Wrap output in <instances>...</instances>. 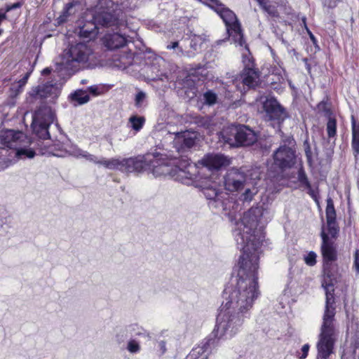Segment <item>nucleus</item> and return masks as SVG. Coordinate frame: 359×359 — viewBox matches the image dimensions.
I'll return each mask as SVG.
<instances>
[{
  "mask_svg": "<svg viewBox=\"0 0 359 359\" xmlns=\"http://www.w3.org/2000/svg\"><path fill=\"white\" fill-rule=\"evenodd\" d=\"M271 217L269 204L263 203L244 212L235 224L233 234L242 254L224 290V300L214 330L219 339H230L241 330L245 314L260 294L258 285L260 248L264 238V224Z\"/></svg>",
  "mask_w": 359,
  "mask_h": 359,
  "instance_id": "1",
  "label": "nucleus"
},
{
  "mask_svg": "<svg viewBox=\"0 0 359 359\" xmlns=\"http://www.w3.org/2000/svg\"><path fill=\"white\" fill-rule=\"evenodd\" d=\"M323 286L326 290V304L323 317V323L316 343V359H331L334 353V345L338 338V330L334 323L335 308L332 294L329 293L333 290L332 285L325 284Z\"/></svg>",
  "mask_w": 359,
  "mask_h": 359,
  "instance_id": "2",
  "label": "nucleus"
},
{
  "mask_svg": "<svg viewBox=\"0 0 359 359\" xmlns=\"http://www.w3.org/2000/svg\"><path fill=\"white\" fill-rule=\"evenodd\" d=\"M29 139L25 133L20 131L7 130L0 133V164L3 163L4 168L9 166L13 160L10 158H4L7 156L8 150L6 148L13 149L8 154H13L17 159L32 158L35 151L29 147Z\"/></svg>",
  "mask_w": 359,
  "mask_h": 359,
  "instance_id": "3",
  "label": "nucleus"
},
{
  "mask_svg": "<svg viewBox=\"0 0 359 359\" xmlns=\"http://www.w3.org/2000/svg\"><path fill=\"white\" fill-rule=\"evenodd\" d=\"M95 14L92 10H88L85 13L86 23L80 27L79 34L84 38H93L97 34L96 29L98 25L102 26H111L116 24L118 20V14L112 13L111 11L107 8L101 11V8H96ZM115 13L114 10H112Z\"/></svg>",
  "mask_w": 359,
  "mask_h": 359,
  "instance_id": "4",
  "label": "nucleus"
},
{
  "mask_svg": "<svg viewBox=\"0 0 359 359\" xmlns=\"http://www.w3.org/2000/svg\"><path fill=\"white\" fill-rule=\"evenodd\" d=\"M200 1L205 4H207L211 8L214 9L223 20L226 25L227 32L229 35V37L231 39L232 42L236 45L240 46L241 47L244 46L245 50L248 51V49L243 39L241 25L237 20L236 15L229 8H226L222 4L219 3L218 0Z\"/></svg>",
  "mask_w": 359,
  "mask_h": 359,
  "instance_id": "5",
  "label": "nucleus"
},
{
  "mask_svg": "<svg viewBox=\"0 0 359 359\" xmlns=\"http://www.w3.org/2000/svg\"><path fill=\"white\" fill-rule=\"evenodd\" d=\"M67 154L72 155L78 158H85L86 161L93 162L97 165L103 166L104 168L109 170H118L124 172L125 170V158H106L104 157L98 158L86 151H84L77 147H72L71 150L67 151L66 150H58L53 153V156L57 157H65Z\"/></svg>",
  "mask_w": 359,
  "mask_h": 359,
  "instance_id": "6",
  "label": "nucleus"
},
{
  "mask_svg": "<svg viewBox=\"0 0 359 359\" xmlns=\"http://www.w3.org/2000/svg\"><path fill=\"white\" fill-rule=\"evenodd\" d=\"M93 54L91 48L85 43L71 45L65 53L62 62L57 64V70L74 72L76 64H84L88 61Z\"/></svg>",
  "mask_w": 359,
  "mask_h": 359,
  "instance_id": "7",
  "label": "nucleus"
},
{
  "mask_svg": "<svg viewBox=\"0 0 359 359\" xmlns=\"http://www.w3.org/2000/svg\"><path fill=\"white\" fill-rule=\"evenodd\" d=\"M199 168L198 163L193 164L187 159L180 161L177 165L172 167L170 165L163 166L162 172L155 170L156 175L170 174L175 180L185 184H192L194 180L197 179Z\"/></svg>",
  "mask_w": 359,
  "mask_h": 359,
  "instance_id": "8",
  "label": "nucleus"
},
{
  "mask_svg": "<svg viewBox=\"0 0 359 359\" xmlns=\"http://www.w3.org/2000/svg\"><path fill=\"white\" fill-rule=\"evenodd\" d=\"M223 140L233 145L232 136L234 137L236 145L248 146L257 141L256 133L246 126H231L221 132Z\"/></svg>",
  "mask_w": 359,
  "mask_h": 359,
  "instance_id": "9",
  "label": "nucleus"
},
{
  "mask_svg": "<svg viewBox=\"0 0 359 359\" xmlns=\"http://www.w3.org/2000/svg\"><path fill=\"white\" fill-rule=\"evenodd\" d=\"M243 62L245 68L235 80L236 86L241 93L256 87L259 83V74L254 69V62L251 57L243 54Z\"/></svg>",
  "mask_w": 359,
  "mask_h": 359,
  "instance_id": "10",
  "label": "nucleus"
},
{
  "mask_svg": "<svg viewBox=\"0 0 359 359\" xmlns=\"http://www.w3.org/2000/svg\"><path fill=\"white\" fill-rule=\"evenodd\" d=\"M55 114L51 108L43 107L35 111L33 116L32 127L33 131L42 139H48L49 126L54 122Z\"/></svg>",
  "mask_w": 359,
  "mask_h": 359,
  "instance_id": "11",
  "label": "nucleus"
},
{
  "mask_svg": "<svg viewBox=\"0 0 359 359\" xmlns=\"http://www.w3.org/2000/svg\"><path fill=\"white\" fill-rule=\"evenodd\" d=\"M249 178L250 176L240 170L232 168L227 171L224 177V188L229 192L238 191L244 187Z\"/></svg>",
  "mask_w": 359,
  "mask_h": 359,
  "instance_id": "12",
  "label": "nucleus"
},
{
  "mask_svg": "<svg viewBox=\"0 0 359 359\" xmlns=\"http://www.w3.org/2000/svg\"><path fill=\"white\" fill-rule=\"evenodd\" d=\"M231 163V158L222 154H208L198 162V166L209 170H219L225 168Z\"/></svg>",
  "mask_w": 359,
  "mask_h": 359,
  "instance_id": "13",
  "label": "nucleus"
},
{
  "mask_svg": "<svg viewBox=\"0 0 359 359\" xmlns=\"http://www.w3.org/2000/svg\"><path fill=\"white\" fill-rule=\"evenodd\" d=\"M291 146H281L273 154L274 163L280 168H291L295 163V151L292 148L293 141L289 142Z\"/></svg>",
  "mask_w": 359,
  "mask_h": 359,
  "instance_id": "14",
  "label": "nucleus"
},
{
  "mask_svg": "<svg viewBox=\"0 0 359 359\" xmlns=\"http://www.w3.org/2000/svg\"><path fill=\"white\" fill-rule=\"evenodd\" d=\"M260 102L269 120H277L278 123L284 120L285 111L274 97H262Z\"/></svg>",
  "mask_w": 359,
  "mask_h": 359,
  "instance_id": "15",
  "label": "nucleus"
},
{
  "mask_svg": "<svg viewBox=\"0 0 359 359\" xmlns=\"http://www.w3.org/2000/svg\"><path fill=\"white\" fill-rule=\"evenodd\" d=\"M151 154H147L144 156L125 158L126 172H142L149 170V163L152 161Z\"/></svg>",
  "mask_w": 359,
  "mask_h": 359,
  "instance_id": "16",
  "label": "nucleus"
},
{
  "mask_svg": "<svg viewBox=\"0 0 359 359\" xmlns=\"http://www.w3.org/2000/svg\"><path fill=\"white\" fill-rule=\"evenodd\" d=\"M61 83H46L33 88L29 92V95L32 97H39L43 98L56 99L60 94Z\"/></svg>",
  "mask_w": 359,
  "mask_h": 359,
  "instance_id": "17",
  "label": "nucleus"
},
{
  "mask_svg": "<svg viewBox=\"0 0 359 359\" xmlns=\"http://www.w3.org/2000/svg\"><path fill=\"white\" fill-rule=\"evenodd\" d=\"M197 134L195 132L184 131L175 134L173 143L178 152L184 149L191 148L196 144Z\"/></svg>",
  "mask_w": 359,
  "mask_h": 359,
  "instance_id": "18",
  "label": "nucleus"
},
{
  "mask_svg": "<svg viewBox=\"0 0 359 359\" xmlns=\"http://www.w3.org/2000/svg\"><path fill=\"white\" fill-rule=\"evenodd\" d=\"M260 177L257 172L250 174V178L244 185V191L241 195L243 201L250 202L259 192Z\"/></svg>",
  "mask_w": 359,
  "mask_h": 359,
  "instance_id": "19",
  "label": "nucleus"
},
{
  "mask_svg": "<svg viewBox=\"0 0 359 359\" xmlns=\"http://www.w3.org/2000/svg\"><path fill=\"white\" fill-rule=\"evenodd\" d=\"M326 219H327V226L325 229V231H328V233L330 234L332 238H336L338 232L339 227L336 223V212L334 206L333 201L331 198H328L327 199V207H326Z\"/></svg>",
  "mask_w": 359,
  "mask_h": 359,
  "instance_id": "20",
  "label": "nucleus"
},
{
  "mask_svg": "<svg viewBox=\"0 0 359 359\" xmlns=\"http://www.w3.org/2000/svg\"><path fill=\"white\" fill-rule=\"evenodd\" d=\"M323 243L321 245V252L325 263L332 262L337 258V252L333 245V243L330 241L328 231H325L324 227L322 228L320 233Z\"/></svg>",
  "mask_w": 359,
  "mask_h": 359,
  "instance_id": "21",
  "label": "nucleus"
},
{
  "mask_svg": "<svg viewBox=\"0 0 359 359\" xmlns=\"http://www.w3.org/2000/svg\"><path fill=\"white\" fill-rule=\"evenodd\" d=\"M152 155V161L151 163H149V170L151 172V173L155 177H161V176H165V175H170V174H162V175H156L155 170H158V172H162L163 170V166L165 165H170L172 167H174L172 163L170 162L165 161V158L164 157L165 155L163 154H159L158 153H154L151 154Z\"/></svg>",
  "mask_w": 359,
  "mask_h": 359,
  "instance_id": "22",
  "label": "nucleus"
},
{
  "mask_svg": "<svg viewBox=\"0 0 359 359\" xmlns=\"http://www.w3.org/2000/svg\"><path fill=\"white\" fill-rule=\"evenodd\" d=\"M103 43L109 49H116L123 47L126 43V39L118 33L107 34L103 39Z\"/></svg>",
  "mask_w": 359,
  "mask_h": 359,
  "instance_id": "23",
  "label": "nucleus"
},
{
  "mask_svg": "<svg viewBox=\"0 0 359 359\" xmlns=\"http://www.w3.org/2000/svg\"><path fill=\"white\" fill-rule=\"evenodd\" d=\"M352 126V143L351 146L355 155L359 154V123H358L353 116H351Z\"/></svg>",
  "mask_w": 359,
  "mask_h": 359,
  "instance_id": "24",
  "label": "nucleus"
},
{
  "mask_svg": "<svg viewBox=\"0 0 359 359\" xmlns=\"http://www.w3.org/2000/svg\"><path fill=\"white\" fill-rule=\"evenodd\" d=\"M144 123V117L138 115H133L129 118L127 126L137 133L143 128Z\"/></svg>",
  "mask_w": 359,
  "mask_h": 359,
  "instance_id": "25",
  "label": "nucleus"
},
{
  "mask_svg": "<svg viewBox=\"0 0 359 359\" xmlns=\"http://www.w3.org/2000/svg\"><path fill=\"white\" fill-rule=\"evenodd\" d=\"M80 7L81 5L76 3H71L67 5L62 14L57 18V23L61 24L65 22L67 17L74 13Z\"/></svg>",
  "mask_w": 359,
  "mask_h": 359,
  "instance_id": "26",
  "label": "nucleus"
},
{
  "mask_svg": "<svg viewBox=\"0 0 359 359\" xmlns=\"http://www.w3.org/2000/svg\"><path fill=\"white\" fill-rule=\"evenodd\" d=\"M70 97L74 105L83 104L90 100L88 93L81 90L75 91L70 95Z\"/></svg>",
  "mask_w": 359,
  "mask_h": 359,
  "instance_id": "27",
  "label": "nucleus"
},
{
  "mask_svg": "<svg viewBox=\"0 0 359 359\" xmlns=\"http://www.w3.org/2000/svg\"><path fill=\"white\" fill-rule=\"evenodd\" d=\"M31 72H27L22 79L12 85L11 88V96L15 97L22 92L23 87L27 82Z\"/></svg>",
  "mask_w": 359,
  "mask_h": 359,
  "instance_id": "28",
  "label": "nucleus"
},
{
  "mask_svg": "<svg viewBox=\"0 0 359 359\" xmlns=\"http://www.w3.org/2000/svg\"><path fill=\"white\" fill-rule=\"evenodd\" d=\"M203 194L207 199L213 200L215 202L219 201V195L216 185H211L210 187H206L203 189Z\"/></svg>",
  "mask_w": 359,
  "mask_h": 359,
  "instance_id": "29",
  "label": "nucleus"
},
{
  "mask_svg": "<svg viewBox=\"0 0 359 359\" xmlns=\"http://www.w3.org/2000/svg\"><path fill=\"white\" fill-rule=\"evenodd\" d=\"M203 100L205 104L209 106L215 104L217 101V95L212 90H208L203 95Z\"/></svg>",
  "mask_w": 359,
  "mask_h": 359,
  "instance_id": "30",
  "label": "nucleus"
},
{
  "mask_svg": "<svg viewBox=\"0 0 359 359\" xmlns=\"http://www.w3.org/2000/svg\"><path fill=\"white\" fill-rule=\"evenodd\" d=\"M337 123L336 120L330 118L327 123V132L329 137H334L336 135Z\"/></svg>",
  "mask_w": 359,
  "mask_h": 359,
  "instance_id": "31",
  "label": "nucleus"
},
{
  "mask_svg": "<svg viewBox=\"0 0 359 359\" xmlns=\"http://www.w3.org/2000/svg\"><path fill=\"white\" fill-rule=\"evenodd\" d=\"M310 349V345L305 344L302 346L300 350L296 351V357L299 359H305L308 356Z\"/></svg>",
  "mask_w": 359,
  "mask_h": 359,
  "instance_id": "32",
  "label": "nucleus"
},
{
  "mask_svg": "<svg viewBox=\"0 0 359 359\" xmlns=\"http://www.w3.org/2000/svg\"><path fill=\"white\" fill-rule=\"evenodd\" d=\"M316 253L311 251L304 255V260L307 265L312 266L316 263Z\"/></svg>",
  "mask_w": 359,
  "mask_h": 359,
  "instance_id": "33",
  "label": "nucleus"
},
{
  "mask_svg": "<svg viewBox=\"0 0 359 359\" xmlns=\"http://www.w3.org/2000/svg\"><path fill=\"white\" fill-rule=\"evenodd\" d=\"M266 13L270 15L272 17H277L278 15V13L275 8V6L271 5H268V3L264 4L261 7Z\"/></svg>",
  "mask_w": 359,
  "mask_h": 359,
  "instance_id": "34",
  "label": "nucleus"
},
{
  "mask_svg": "<svg viewBox=\"0 0 359 359\" xmlns=\"http://www.w3.org/2000/svg\"><path fill=\"white\" fill-rule=\"evenodd\" d=\"M127 349L132 353H137L140 349V344L135 340H130L128 343Z\"/></svg>",
  "mask_w": 359,
  "mask_h": 359,
  "instance_id": "35",
  "label": "nucleus"
},
{
  "mask_svg": "<svg viewBox=\"0 0 359 359\" xmlns=\"http://www.w3.org/2000/svg\"><path fill=\"white\" fill-rule=\"evenodd\" d=\"M145 99H146V94L142 91L138 92L135 96V105L137 107H142Z\"/></svg>",
  "mask_w": 359,
  "mask_h": 359,
  "instance_id": "36",
  "label": "nucleus"
},
{
  "mask_svg": "<svg viewBox=\"0 0 359 359\" xmlns=\"http://www.w3.org/2000/svg\"><path fill=\"white\" fill-rule=\"evenodd\" d=\"M127 57H121L118 60H114V63L112 65L117 68H125L127 65L130 62L126 61Z\"/></svg>",
  "mask_w": 359,
  "mask_h": 359,
  "instance_id": "37",
  "label": "nucleus"
},
{
  "mask_svg": "<svg viewBox=\"0 0 359 359\" xmlns=\"http://www.w3.org/2000/svg\"><path fill=\"white\" fill-rule=\"evenodd\" d=\"M206 350V344L203 345L202 346H198L192 350L191 353V356L196 355L197 354L203 353Z\"/></svg>",
  "mask_w": 359,
  "mask_h": 359,
  "instance_id": "38",
  "label": "nucleus"
},
{
  "mask_svg": "<svg viewBox=\"0 0 359 359\" xmlns=\"http://www.w3.org/2000/svg\"><path fill=\"white\" fill-rule=\"evenodd\" d=\"M354 269L359 273V250H357L354 255Z\"/></svg>",
  "mask_w": 359,
  "mask_h": 359,
  "instance_id": "39",
  "label": "nucleus"
},
{
  "mask_svg": "<svg viewBox=\"0 0 359 359\" xmlns=\"http://www.w3.org/2000/svg\"><path fill=\"white\" fill-rule=\"evenodd\" d=\"M21 6V4L20 2L15 3L13 4L9 5L6 6V12H8L13 9H15L20 8Z\"/></svg>",
  "mask_w": 359,
  "mask_h": 359,
  "instance_id": "40",
  "label": "nucleus"
},
{
  "mask_svg": "<svg viewBox=\"0 0 359 359\" xmlns=\"http://www.w3.org/2000/svg\"><path fill=\"white\" fill-rule=\"evenodd\" d=\"M97 90L98 88L95 86H92L88 88V90L95 95H97L99 94Z\"/></svg>",
  "mask_w": 359,
  "mask_h": 359,
  "instance_id": "41",
  "label": "nucleus"
},
{
  "mask_svg": "<svg viewBox=\"0 0 359 359\" xmlns=\"http://www.w3.org/2000/svg\"><path fill=\"white\" fill-rule=\"evenodd\" d=\"M194 41H201V38L200 36H194V38L191 39V46L192 48H194V49H196V43H193Z\"/></svg>",
  "mask_w": 359,
  "mask_h": 359,
  "instance_id": "42",
  "label": "nucleus"
},
{
  "mask_svg": "<svg viewBox=\"0 0 359 359\" xmlns=\"http://www.w3.org/2000/svg\"><path fill=\"white\" fill-rule=\"evenodd\" d=\"M176 48H178V42L177 41L172 42L170 44L167 46L168 49H175Z\"/></svg>",
  "mask_w": 359,
  "mask_h": 359,
  "instance_id": "43",
  "label": "nucleus"
},
{
  "mask_svg": "<svg viewBox=\"0 0 359 359\" xmlns=\"http://www.w3.org/2000/svg\"><path fill=\"white\" fill-rule=\"evenodd\" d=\"M158 346L162 351V353L165 351V343L163 341H161L158 342Z\"/></svg>",
  "mask_w": 359,
  "mask_h": 359,
  "instance_id": "44",
  "label": "nucleus"
},
{
  "mask_svg": "<svg viewBox=\"0 0 359 359\" xmlns=\"http://www.w3.org/2000/svg\"><path fill=\"white\" fill-rule=\"evenodd\" d=\"M259 5L262 7L266 3H268V0H256Z\"/></svg>",
  "mask_w": 359,
  "mask_h": 359,
  "instance_id": "45",
  "label": "nucleus"
},
{
  "mask_svg": "<svg viewBox=\"0 0 359 359\" xmlns=\"http://www.w3.org/2000/svg\"><path fill=\"white\" fill-rule=\"evenodd\" d=\"M177 53H178V54H180V55H187V56H190V55L185 53L183 51V50H182V48L181 47H180V48H178V52H177Z\"/></svg>",
  "mask_w": 359,
  "mask_h": 359,
  "instance_id": "46",
  "label": "nucleus"
},
{
  "mask_svg": "<svg viewBox=\"0 0 359 359\" xmlns=\"http://www.w3.org/2000/svg\"><path fill=\"white\" fill-rule=\"evenodd\" d=\"M277 1V3L282 5V6H285L287 3V1L286 0H276Z\"/></svg>",
  "mask_w": 359,
  "mask_h": 359,
  "instance_id": "47",
  "label": "nucleus"
},
{
  "mask_svg": "<svg viewBox=\"0 0 359 359\" xmlns=\"http://www.w3.org/2000/svg\"><path fill=\"white\" fill-rule=\"evenodd\" d=\"M50 72V69L49 68H46L42 71V74H48Z\"/></svg>",
  "mask_w": 359,
  "mask_h": 359,
  "instance_id": "48",
  "label": "nucleus"
},
{
  "mask_svg": "<svg viewBox=\"0 0 359 359\" xmlns=\"http://www.w3.org/2000/svg\"><path fill=\"white\" fill-rule=\"evenodd\" d=\"M6 18L4 13H0V22Z\"/></svg>",
  "mask_w": 359,
  "mask_h": 359,
  "instance_id": "49",
  "label": "nucleus"
},
{
  "mask_svg": "<svg viewBox=\"0 0 359 359\" xmlns=\"http://www.w3.org/2000/svg\"><path fill=\"white\" fill-rule=\"evenodd\" d=\"M309 35H310L311 39L312 40H314V36H313V35L310 32H309Z\"/></svg>",
  "mask_w": 359,
  "mask_h": 359,
  "instance_id": "50",
  "label": "nucleus"
},
{
  "mask_svg": "<svg viewBox=\"0 0 359 359\" xmlns=\"http://www.w3.org/2000/svg\"><path fill=\"white\" fill-rule=\"evenodd\" d=\"M306 184L307 187L310 188V184L307 180H306Z\"/></svg>",
  "mask_w": 359,
  "mask_h": 359,
  "instance_id": "51",
  "label": "nucleus"
},
{
  "mask_svg": "<svg viewBox=\"0 0 359 359\" xmlns=\"http://www.w3.org/2000/svg\"><path fill=\"white\" fill-rule=\"evenodd\" d=\"M303 22L304 23V25H306V18H303ZM305 27H306V25H305ZM307 29V27H306Z\"/></svg>",
  "mask_w": 359,
  "mask_h": 359,
  "instance_id": "52",
  "label": "nucleus"
},
{
  "mask_svg": "<svg viewBox=\"0 0 359 359\" xmlns=\"http://www.w3.org/2000/svg\"><path fill=\"white\" fill-rule=\"evenodd\" d=\"M310 192H311V195L312 196V197H313L314 196L313 193L311 191Z\"/></svg>",
  "mask_w": 359,
  "mask_h": 359,
  "instance_id": "53",
  "label": "nucleus"
},
{
  "mask_svg": "<svg viewBox=\"0 0 359 359\" xmlns=\"http://www.w3.org/2000/svg\"><path fill=\"white\" fill-rule=\"evenodd\" d=\"M1 34V30H0V34Z\"/></svg>",
  "mask_w": 359,
  "mask_h": 359,
  "instance_id": "54",
  "label": "nucleus"
}]
</instances>
